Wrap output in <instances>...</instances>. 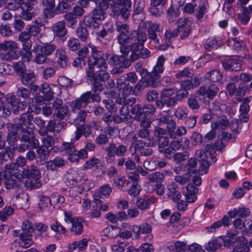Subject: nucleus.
Instances as JSON below:
<instances>
[{
	"label": "nucleus",
	"instance_id": "f257e3e1",
	"mask_svg": "<svg viewBox=\"0 0 252 252\" xmlns=\"http://www.w3.org/2000/svg\"><path fill=\"white\" fill-rule=\"evenodd\" d=\"M218 87L214 83H212L208 86H202L196 91V94L200 96H206L207 99L203 98V103L205 105H208V110L209 112L213 115H220L222 112L221 107L223 105L216 100L210 101L217 95L219 92Z\"/></svg>",
	"mask_w": 252,
	"mask_h": 252
},
{
	"label": "nucleus",
	"instance_id": "f03ea898",
	"mask_svg": "<svg viewBox=\"0 0 252 252\" xmlns=\"http://www.w3.org/2000/svg\"><path fill=\"white\" fill-rule=\"evenodd\" d=\"M106 152L105 159L107 163H112L114 162L115 156L120 157L117 160V165L118 166H122L125 165L126 159L123 157L125 156L127 153V147L123 144L117 145L116 143L111 142L105 148Z\"/></svg>",
	"mask_w": 252,
	"mask_h": 252
},
{
	"label": "nucleus",
	"instance_id": "7ed1b4c3",
	"mask_svg": "<svg viewBox=\"0 0 252 252\" xmlns=\"http://www.w3.org/2000/svg\"><path fill=\"white\" fill-rule=\"evenodd\" d=\"M131 0H116L110 15L114 18L121 15L125 20L128 18L131 7Z\"/></svg>",
	"mask_w": 252,
	"mask_h": 252
},
{
	"label": "nucleus",
	"instance_id": "20e7f679",
	"mask_svg": "<svg viewBox=\"0 0 252 252\" xmlns=\"http://www.w3.org/2000/svg\"><path fill=\"white\" fill-rule=\"evenodd\" d=\"M21 143L17 149L19 152H24L27 150L36 149L39 145L38 140L34 136L32 131L24 132L20 139Z\"/></svg>",
	"mask_w": 252,
	"mask_h": 252
},
{
	"label": "nucleus",
	"instance_id": "39448f33",
	"mask_svg": "<svg viewBox=\"0 0 252 252\" xmlns=\"http://www.w3.org/2000/svg\"><path fill=\"white\" fill-rule=\"evenodd\" d=\"M123 58L129 57L131 62H134L139 58L145 59L150 55V51L147 48H121Z\"/></svg>",
	"mask_w": 252,
	"mask_h": 252
},
{
	"label": "nucleus",
	"instance_id": "423d86ee",
	"mask_svg": "<svg viewBox=\"0 0 252 252\" xmlns=\"http://www.w3.org/2000/svg\"><path fill=\"white\" fill-rule=\"evenodd\" d=\"M33 119L32 116L30 113H23L19 118L15 119L13 126L17 130H20L23 133L27 131H32L31 129L33 126L32 123Z\"/></svg>",
	"mask_w": 252,
	"mask_h": 252
},
{
	"label": "nucleus",
	"instance_id": "0eeeda50",
	"mask_svg": "<svg viewBox=\"0 0 252 252\" xmlns=\"http://www.w3.org/2000/svg\"><path fill=\"white\" fill-rule=\"evenodd\" d=\"M92 59L88 61L89 68L93 69L95 66L102 65L103 68L106 67L107 63L105 62V56L102 51L98 50L97 48H92Z\"/></svg>",
	"mask_w": 252,
	"mask_h": 252
},
{
	"label": "nucleus",
	"instance_id": "6e6552de",
	"mask_svg": "<svg viewBox=\"0 0 252 252\" xmlns=\"http://www.w3.org/2000/svg\"><path fill=\"white\" fill-rule=\"evenodd\" d=\"M165 59L163 55L160 56L157 60V63L154 66L153 71L149 74V83L152 81L151 86L155 87L157 84L156 80L160 77L161 74L164 69V63Z\"/></svg>",
	"mask_w": 252,
	"mask_h": 252
},
{
	"label": "nucleus",
	"instance_id": "1a4fd4ad",
	"mask_svg": "<svg viewBox=\"0 0 252 252\" xmlns=\"http://www.w3.org/2000/svg\"><path fill=\"white\" fill-rule=\"evenodd\" d=\"M92 99L91 92H87L81 94L79 98L71 102L70 106L72 112H74L76 110H80L85 107Z\"/></svg>",
	"mask_w": 252,
	"mask_h": 252
},
{
	"label": "nucleus",
	"instance_id": "9d476101",
	"mask_svg": "<svg viewBox=\"0 0 252 252\" xmlns=\"http://www.w3.org/2000/svg\"><path fill=\"white\" fill-rule=\"evenodd\" d=\"M117 31L120 32L118 36V41L119 43L125 46L126 44L130 43V41L132 40V36H130L129 31V26L126 24L117 23Z\"/></svg>",
	"mask_w": 252,
	"mask_h": 252
},
{
	"label": "nucleus",
	"instance_id": "9b49d317",
	"mask_svg": "<svg viewBox=\"0 0 252 252\" xmlns=\"http://www.w3.org/2000/svg\"><path fill=\"white\" fill-rule=\"evenodd\" d=\"M143 23L145 25V27L147 28L149 39H151L155 43V46H156L157 43L159 44L156 32H160V25L150 22L149 21H144Z\"/></svg>",
	"mask_w": 252,
	"mask_h": 252
},
{
	"label": "nucleus",
	"instance_id": "f8f14e48",
	"mask_svg": "<svg viewBox=\"0 0 252 252\" xmlns=\"http://www.w3.org/2000/svg\"><path fill=\"white\" fill-rule=\"evenodd\" d=\"M36 2V0H22L21 1L22 4V12L20 16L25 20H30L33 16V13L30 11L33 8V6Z\"/></svg>",
	"mask_w": 252,
	"mask_h": 252
},
{
	"label": "nucleus",
	"instance_id": "ddd939ff",
	"mask_svg": "<svg viewBox=\"0 0 252 252\" xmlns=\"http://www.w3.org/2000/svg\"><path fill=\"white\" fill-rule=\"evenodd\" d=\"M116 102L117 104H114V106H112V111L114 112H116L119 108L120 115L123 116V119H125L126 121H128L129 117H130V116L129 115V109L127 105L129 103L128 100L126 98L124 99L123 101L124 104V105H122V101L121 98L117 99Z\"/></svg>",
	"mask_w": 252,
	"mask_h": 252
},
{
	"label": "nucleus",
	"instance_id": "4468645a",
	"mask_svg": "<svg viewBox=\"0 0 252 252\" xmlns=\"http://www.w3.org/2000/svg\"><path fill=\"white\" fill-rule=\"evenodd\" d=\"M32 51L35 54V62L38 64H42L45 63L46 56L54 51V48H34Z\"/></svg>",
	"mask_w": 252,
	"mask_h": 252
},
{
	"label": "nucleus",
	"instance_id": "2eb2a0df",
	"mask_svg": "<svg viewBox=\"0 0 252 252\" xmlns=\"http://www.w3.org/2000/svg\"><path fill=\"white\" fill-rule=\"evenodd\" d=\"M5 100L11 108L12 112L14 114H17L19 112V109L21 108L20 105H22L21 109H23L26 106L24 102H19L16 96L12 94H8L5 96Z\"/></svg>",
	"mask_w": 252,
	"mask_h": 252
},
{
	"label": "nucleus",
	"instance_id": "dca6fc26",
	"mask_svg": "<svg viewBox=\"0 0 252 252\" xmlns=\"http://www.w3.org/2000/svg\"><path fill=\"white\" fill-rule=\"evenodd\" d=\"M209 156H211V153H207L202 150H198L195 152V158L198 160L202 171L207 169L209 166L211 161L209 160Z\"/></svg>",
	"mask_w": 252,
	"mask_h": 252
},
{
	"label": "nucleus",
	"instance_id": "f3484780",
	"mask_svg": "<svg viewBox=\"0 0 252 252\" xmlns=\"http://www.w3.org/2000/svg\"><path fill=\"white\" fill-rule=\"evenodd\" d=\"M87 75L88 79L92 81L94 91L101 92L103 89L105 81L94 77V70H87Z\"/></svg>",
	"mask_w": 252,
	"mask_h": 252
},
{
	"label": "nucleus",
	"instance_id": "a211bd4d",
	"mask_svg": "<svg viewBox=\"0 0 252 252\" xmlns=\"http://www.w3.org/2000/svg\"><path fill=\"white\" fill-rule=\"evenodd\" d=\"M197 192L198 189L191 184H188L186 188H183V194L188 203H193L196 200Z\"/></svg>",
	"mask_w": 252,
	"mask_h": 252
},
{
	"label": "nucleus",
	"instance_id": "6ab92c4d",
	"mask_svg": "<svg viewBox=\"0 0 252 252\" xmlns=\"http://www.w3.org/2000/svg\"><path fill=\"white\" fill-rule=\"evenodd\" d=\"M134 34L137 36L136 37L135 36L132 37L133 39L130 41V43H131L130 47H138L139 46H144V43L147 38L146 32L133 31L131 32V35Z\"/></svg>",
	"mask_w": 252,
	"mask_h": 252
},
{
	"label": "nucleus",
	"instance_id": "aec40b11",
	"mask_svg": "<svg viewBox=\"0 0 252 252\" xmlns=\"http://www.w3.org/2000/svg\"><path fill=\"white\" fill-rule=\"evenodd\" d=\"M76 0H61L56 7L57 14H63L70 11Z\"/></svg>",
	"mask_w": 252,
	"mask_h": 252
},
{
	"label": "nucleus",
	"instance_id": "412c9836",
	"mask_svg": "<svg viewBox=\"0 0 252 252\" xmlns=\"http://www.w3.org/2000/svg\"><path fill=\"white\" fill-rule=\"evenodd\" d=\"M84 222V219L82 218L74 217L72 220L71 227L70 229V231L74 235H81L84 230L83 223Z\"/></svg>",
	"mask_w": 252,
	"mask_h": 252
},
{
	"label": "nucleus",
	"instance_id": "4be33fe9",
	"mask_svg": "<svg viewBox=\"0 0 252 252\" xmlns=\"http://www.w3.org/2000/svg\"><path fill=\"white\" fill-rule=\"evenodd\" d=\"M223 67L226 70L238 71L241 69V64L239 61L235 58H228L222 62Z\"/></svg>",
	"mask_w": 252,
	"mask_h": 252
},
{
	"label": "nucleus",
	"instance_id": "5701e85b",
	"mask_svg": "<svg viewBox=\"0 0 252 252\" xmlns=\"http://www.w3.org/2000/svg\"><path fill=\"white\" fill-rule=\"evenodd\" d=\"M17 48H0L1 52L0 58L3 61H10L13 59H17L18 54V51L15 50Z\"/></svg>",
	"mask_w": 252,
	"mask_h": 252
},
{
	"label": "nucleus",
	"instance_id": "b1692460",
	"mask_svg": "<svg viewBox=\"0 0 252 252\" xmlns=\"http://www.w3.org/2000/svg\"><path fill=\"white\" fill-rule=\"evenodd\" d=\"M168 198L171 199L174 202H177L181 197V194L179 190L178 186L174 182H171L168 185Z\"/></svg>",
	"mask_w": 252,
	"mask_h": 252
},
{
	"label": "nucleus",
	"instance_id": "393cba45",
	"mask_svg": "<svg viewBox=\"0 0 252 252\" xmlns=\"http://www.w3.org/2000/svg\"><path fill=\"white\" fill-rule=\"evenodd\" d=\"M224 243V240L221 237L216 238L210 240L205 245V249L209 252H215L220 249Z\"/></svg>",
	"mask_w": 252,
	"mask_h": 252
},
{
	"label": "nucleus",
	"instance_id": "a878e982",
	"mask_svg": "<svg viewBox=\"0 0 252 252\" xmlns=\"http://www.w3.org/2000/svg\"><path fill=\"white\" fill-rule=\"evenodd\" d=\"M107 65H106L105 68H103L102 65L95 66L94 68L91 69L89 68L88 70H94V76L104 81L107 80L110 77V74L107 72L106 69L107 68Z\"/></svg>",
	"mask_w": 252,
	"mask_h": 252
},
{
	"label": "nucleus",
	"instance_id": "bb28decb",
	"mask_svg": "<svg viewBox=\"0 0 252 252\" xmlns=\"http://www.w3.org/2000/svg\"><path fill=\"white\" fill-rule=\"evenodd\" d=\"M68 155V159L72 162L78 163L80 159H85L88 158V152L85 149H81L78 151L72 152Z\"/></svg>",
	"mask_w": 252,
	"mask_h": 252
},
{
	"label": "nucleus",
	"instance_id": "cd10ccee",
	"mask_svg": "<svg viewBox=\"0 0 252 252\" xmlns=\"http://www.w3.org/2000/svg\"><path fill=\"white\" fill-rule=\"evenodd\" d=\"M22 172L28 178L40 179L41 177L39 170L33 164L24 168Z\"/></svg>",
	"mask_w": 252,
	"mask_h": 252
},
{
	"label": "nucleus",
	"instance_id": "c85d7f7f",
	"mask_svg": "<svg viewBox=\"0 0 252 252\" xmlns=\"http://www.w3.org/2000/svg\"><path fill=\"white\" fill-rule=\"evenodd\" d=\"M156 200L157 198L153 196L149 198H139L136 201V206L140 210H145L155 203Z\"/></svg>",
	"mask_w": 252,
	"mask_h": 252
},
{
	"label": "nucleus",
	"instance_id": "c756f323",
	"mask_svg": "<svg viewBox=\"0 0 252 252\" xmlns=\"http://www.w3.org/2000/svg\"><path fill=\"white\" fill-rule=\"evenodd\" d=\"M19 237L20 238L19 245L23 248L26 249L29 248L33 243L32 234L20 232Z\"/></svg>",
	"mask_w": 252,
	"mask_h": 252
},
{
	"label": "nucleus",
	"instance_id": "7c9ffc66",
	"mask_svg": "<svg viewBox=\"0 0 252 252\" xmlns=\"http://www.w3.org/2000/svg\"><path fill=\"white\" fill-rule=\"evenodd\" d=\"M65 25V22L64 21H61L55 23L52 26L54 34L59 37H64L66 33Z\"/></svg>",
	"mask_w": 252,
	"mask_h": 252
},
{
	"label": "nucleus",
	"instance_id": "2f4dec72",
	"mask_svg": "<svg viewBox=\"0 0 252 252\" xmlns=\"http://www.w3.org/2000/svg\"><path fill=\"white\" fill-rule=\"evenodd\" d=\"M65 161L63 158L57 157L54 159L49 160L46 162V167L47 169L51 171H55L57 168L63 166Z\"/></svg>",
	"mask_w": 252,
	"mask_h": 252
},
{
	"label": "nucleus",
	"instance_id": "473e14b6",
	"mask_svg": "<svg viewBox=\"0 0 252 252\" xmlns=\"http://www.w3.org/2000/svg\"><path fill=\"white\" fill-rule=\"evenodd\" d=\"M93 167L96 170L101 169L102 167L101 160L94 157L87 160L83 165V168L85 169H90Z\"/></svg>",
	"mask_w": 252,
	"mask_h": 252
},
{
	"label": "nucleus",
	"instance_id": "72a5a7b5",
	"mask_svg": "<svg viewBox=\"0 0 252 252\" xmlns=\"http://www.w3.org/2000/svg\"><path fill=\"white\" fill-rule=\"evenodd\" d=\"M20 78L21 83L26 86L32 85L34 84L36 81V77L35 74L32 72L26 73L20 75Z\"/></svg>",
	"mask_w": 252,
	"mask_h": 252
},
{
	"label": "nucleus",
	"instance_id": "f704fd0d",
	"mask_svg": "<svg viewBox=\"0 0 252 252\" xmlns=\"http://www.w3.org/2000/svg\"><path fill=\"white\" fill-rule=\"evenodd\" d=\"M222 78V75L219 69H215L207 72L205 76L204 79L212 82H217Z\"/></svg>",
	"mask_w": 252,
	"mask_h": 252
},
{
	"label": "nucleus",
	"instance_id": "c9c22d12",
	"mask_svg": "<svg viewBox=\"0 0 252 252\" xmlns=\"http://www.w3.org/2000/svg\"><path fill=\"white\" fill-rule=\"evenodd\" d=\"M250 251L248 240L246 238L242 237L234 247L232 252H250Z\"/></svg>",
	"mask_w": 252,
	"mask_h": 252
},
{
	"label": "nucleus",
	"instance_id": "e433bc0d",
	"mask_svg": "<svg viewBox=\"0 0 252 252\" xmlns=\"http://www.w3.org/2000/svg\"><path fill=\"white\" fill-rule=\"evenodd\" d=\"M201 100L198 95L191 94L188 99V105L191 110H198L201 106Z\"/></svg>",
	"mask_w": 252,
	"mask_h": 252
},
{
	"label": "nucleus",
	"instance_id": "4c0bfd02",
	"mask_svg": "<svg viewBox=\"0 0 252 252\" xmlns=\"http://www.w3.org/2000/svg\"><path fill=\"white\" fill-rule=\"evenodd\" d=\"M229 124V122L226 117L223 116L218 121H212L211 127L213 129H225L228 127Z\"/></svg>",
	"mask_w": 252,
	"mask_h": 252
},
{
	"label": "nucleus",
	"instance_id": "58836bf2",
	"mask_svg": "<svg viewBox=\"0 0 252 252\" xmlns=\"http://www.w3.org/2000/svg\"><path fill=\"white\" fill-rule=\"evenodd\" d=\"M39 91L43 94L44 100L49 101L53 98L54 93L48 84H43Z\"/></svg>",
	"mask_w": 252,
	"mask_h": 252
},
{
	"label": "nucleus",
	"instance_id": "ea45409f",
	"mask_svg": "<svg viewBox=\"0 0 252 252\" xmlns=\"http://www.w3.org/2000/svg\"><path fill=\"white\" fill-rule=\"evenodd\" d=\"M186 167L188 171V173L190 174V173H195L198 170H202L200 167L199 168H198L196 158H191L189 159L187 161Z\"/></svg>",
	"mask_w": 252,
	"mask_h": 252
},
{
	"label": "nucleus",
	"instance_id": "a19ab883",
	"mask_svg": "<svg viewBox=\"0 0 252 252\" xmlns=\"http://www.w3.org/2000/svg\"><path fill=\"white\" fill-rule=\"evenodd\" d=\"M88 113H89L88 111L85 110H80L75 119L76 124L80 126H84L88 118Z\"/></svg>",
	"mask_w": 252,
	"mask_h": 252
},
{
	"label": "nucleus",
	"instance_id": "79ce46f5",
	"mask_svg": "<svg viewBox=\"0 0 252 252\" xmlns=\"http://www.w3.org/2000/svg\"><path fill=\"white\" fill-rule=\"evenodd\" d=\"M31 34L29 32H23L19 35L20 40L24 47H31L32 43L30 40Z\"/></svg>",
	"mask_w": 252,
	"mask_h": 252
},
{
	"label": "nucleus",
	"instance_id": "37998d69",
	"mask_svg": "<svg viewBox=\"0 0 252 252\" xmlns=\"http://www.w3.org/2000/svg\"><path fill=\"white\" fill-rule=\"evenodd\" d=\"M36 153L37 156L36 161L37 162H42L47 159V156L48 154V150L43 146H39L36 148Z\"/></svg>",
	"mask_w": 252,
	"mask_h": 252
},
{
	"label": "nucleus",
	"instance_id": "c03bdc74",
	"mask_svg": "<svg viewBox=\"0 0 252 252\" xmlns=\"http://www.w3.org/2000/svg\"><path fill=\"white\" fill-rule=\"evenodd\" d=\"M105 10L106 9H102L101 6L99 5L97 7L93 10L92 12V16L97 20H103L105 18Z\"/></svg>",
	"mask_w": 252,
	"mask_h": 252
},
{
	"label": "nucleus",
	"instance_id": "a18cd8bd",
	"mask_svg": "<svg viewBox=\"0 0 252 252\" xmlns=\"http://www.w3.org/2000/svg\"><path fill=\"white\" fill-rule=\"evenodd\" d=\"M57 57L58 58V62L61 67H64L67 65V58L65 52L62 49H58L56 53Z\"/></svg>",
	"mask_w": 252,
	"mask_h": 252
},
{
	"label": "nucleus",
	"instance_id": "49530a36",
	"mask_svg": "<svg viewBox=\"0 0 252 252\" xmlns=\"http://www.w3.org/2000/svg\"><path fill=\"white\" fill-rule=\"evenodd\" d=\"M66 125V124L64 122H61L56 124L55 122L53 120H50L48 122L47 126H45L46 129L48 130L49 132H54L55 130V128L57 127V130L59 131L60 129L59 128H63Z\"/></svg>",
	"mask_w": 252,
	"mask_h": 252
},
{
	"label": "nucleus",
	"instance_id": "de8ad7c7",
	"mask_svg": "<svg viewBox=\"0 0 252 252\" xmlns=\"http://www.w3.org/2000/svg\"><path fill=\"white\" fill-rule=\"evenodd\" d=\"M39 179L28 178L25 182V186L32 190L38 189L41 187V183L38 181Z\"/></svg>",
	"mask_w": 252,
	"mask_h": 252
},
{
	"label": "nucleus",
	"instance_id": "09e8293b",
	"mask_svg": "<svg viewBox=\"0 0 252 252\" xmlns=\"http://www.w3.org/2000/svg\"><path fill=\"white\" fill-rule=\"evenodd\" d=\"M192 176L189 173H186L182 175H177L174 177V180L180 185H184L189 182Z\"/></svg>",
	"mask_w": 252,
	"mask_h": 252
},
{
	"label": "nucleus",
	"instance_id": "8fccbe9b",
	"mask_svg": "<svg viewBox=\"0 0 252 252\" xmlns=\"http://www.w3.org/2000/svg\"><path fill=\"white\" fill-rule=\"evenodd\" d=\"M156 107L152 104H145L142 106V116L146 117L153 115L156 112Z\"/></svg>",
	"mask_w": 252,
	"mask_h": 252
},
{
	"label": "nucleus",
	"instance_id": "3c124183",
	"mask_svg": "<svg viewBox=\"0 0 252 252\" xmlns=\"http://www.w3.org/2000/svg\"><path fill=\"white\" fill-rule=\"evenodd\" d=\"M63 18L70 27H73L77 23V18L70 11L64 14Z\"/></svg>",
	"mask_w": 252,
	"mask_h": 252
},
{
	"label": "nucleus",
	"instance_id": "603ef678",
	"mask_svg": "<svg viewBox=\"0 0 252 252\" xmlns=\"http://www.w3.org/2000/svg\"><path fill=\"white\" fill-rule=\"evenodd\" d=\"M31 94V91L29 89L23 87H18L16 91L17 96L20 98L25 100L29 98Z\"/></svg>",
	"mask_w": 252,
	"mask_h": 252
},
{
	"label": "nucleus",
	"instance_id": "864d4df0",
	"mask_svg": "<svg viewBox=\"0 0 252 252\" xmlns=\"http://www.w3.org/2000/svg\"><path fill=\"white\" fill-rule=\"evenodd\" d=\"M250 12L247 7H242V14L238 16V20L242 24H246L250 20Z\"/></svg>",
	"mask_w": 252,
	"mask_h": 252
},
{
	"label": "nucleus",
	"instance_id": "5fc2aeb1",
	"mask_svg": "<svg viewBox=\"0 0 252 252\" xmlns=\"http://www.w3.org/2000/svg\"><path fill=\"white\" fill-rule=\"evenodd\" d=\"M144 3L143 1L135 0L133 4V16L142 14L144 12Z\"/></svg>",
	"mask_w": 252,
	"mask_h": 252
},
{
	"label": "nucleus",
	"instance_id": "6e6d98bb",
	"mask_svg": "<svg viewBox=\"0 0 252 252\" xmlns=\"http://www.w3.org/2000/svg\"><path fill=\"white\" fill-rule=\"evenodd\" d=\"M4 158H0V168L4 172L8 171L10 172L11 170H14L16 168V164L14 163H6V161L4 160ZM1 173V171H0V174Z\"/></svg>",
	"mask_w": 252,
	"mask_h": 252
},
{
	"label": "nucleus",
	"instance_id": "4d7b16f0",
	"mask_svg": "<svg viewBox=\"0 0 252 252\" xmlns=\"http://www.w3.org/2000/svg\"><path fill=\"white\" fill-rule=\"evenodd\" d=\"M68 108L67 106L63 105L58 109L54 113V116H55L58 119L63 120L68 114Z\"/></svg>",
	"mask_w": 252,
	"mask_h": 252
},
{
	"label": "nucleus",
	"instance_id": "13d9d810",
	"mask_svg": "<svg viewBox=\"0 0 252 252\" xmlns=\"http://www.w3.org/2000/svg\"><path fill=\"white\" fill-rule=\"evenodd\" d=\"M31 48H21L19 54L22 57L24 62H29L32 57Z\"/></svg>",
	"mask_w": 252,
	"mask_h": 252
},
{
	"label": "nucleus",
	"instance_id": "bf43d9fd",
	"mask_svg": "<svg viewBox=\"0 0 252 252\" xmlns=\"http://www.w3.org/2000/svg\"><path fill=\"white\" fill-rule=\"evenodd\" d=\"M96 20L93 16H86L83 19L85 25L90 28H95L98 26L99 24L96 22Z\"/></svg>",
	"mask_w": 252,
	"mask_h": 252
},
{
	"label": "nucleus",
	"instance_id": "052dcab7",
	"mask_svg": "<svg viewBox=\"0 0 252 252\" xmlns=\"http://www.w3.org/2000/svg\"><path fill=\"white\" fill-rule=\"evenodd\" d=\"M167 14L169 22H172L179 16L178 9L171 5L167 10Z\"/></svg>",
	"mask_w": 252,
	"mask_h": 252
},
{
	"label": "nucleus",
	"instance_id": "680f3d73",
	"mask_svg": "<svg viewBox=\"0 0 252 252\" xmlns=\"http://www.w3.org/2000/svg\"><path fill=\"white\" fill-rule=\"evenodd\" d=\"M16 180V177L10 175L5 179V184L7 189H11L18 187L20 185Z\"/></svg>",
	"mask_w": 252,
	"mask_h": 252
},
{
	"label": "nucleus",
	"instance_id": "e2e57ef3",
	"mask_svg": "<svg viewBox=\"0 0 252 252\" xmlns=\"http://www.w3.org/2000/svg\"><path fill=\"white\" fill-rule=\"evenodd\" d=\"M119 231V228L113 226L104 228L103 233L104 235L110 238H113L117 236V231Z\"/></svg>",
	"mask_w": 252,
	"mask_h": 252
},
{
	"label": "nucleus",
	"instance_id": "0e129e2a",
	"mask_svg": "<svg viewBox=\"0 0 252 252\" xmlns=\"http://www.w3.org/2000/svg\"><path fill=\"white\" fill-rule=\"evenodd\" d=\"M168 135L169 133L164 128L159 127H156L155 129L154 136H155L157 141L168 136Z\"/></svg>",
	"mask_w": 252,
	"mask_h": 252
},
{
	"label": "nucleus",
	"instance_id": "69168bd1",
	"mask_svg": "<svg viewBox=\"0 0 252 252\" xmlns=\"http://www.w3.org/2000/svg\"><path fill=\"white\" fill-rule=\"evenodd\" d=\"M149 10L153 16L158 17L163 14L165 8L157 5L155 6L154 4H151Z\"/></svg>",
	"mask_w": 252,
	"mask_h": 252
},
{
	"label": "nucleus",
	"instance_id": "338daca9",
	"mask_svg": "<svg viewBox=\"0 0 252 252\" xmlns=\"http://www.w3.org/2000/svg\"><path fill=\"white\" fill-rule=\"evenodd\" d=\"M12 34V31L8 24L0 25V34L4 37L10 36Z\"/></svg>",
	"mask_w": 252,
	"mask_h": 252
},
{
	"label": "nucleus",
	"instance_id": "774afa93",
	"mask_svg": "<svg viewBox=\"0 0 252 252\" xmlns=\"http://www.w3.org/2000/svg\"><path fill=\"white\" fill-rule=\"evenodd\" d=\"M78 37L83 41H85L88 38L89 32L85 27H78L76 31Z\"/></svg>",
	"mask_w": 252,
	"mask_h": 252
}]
</instances>
